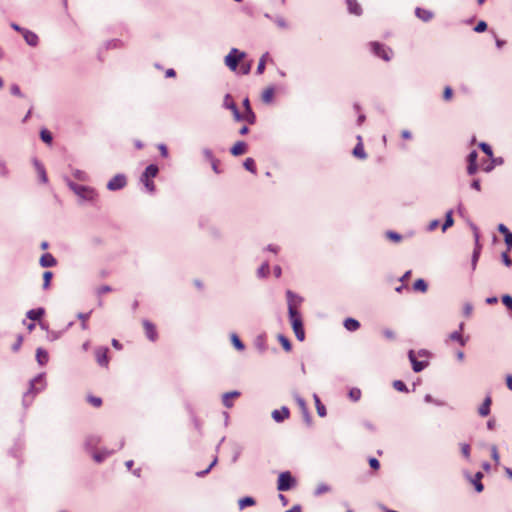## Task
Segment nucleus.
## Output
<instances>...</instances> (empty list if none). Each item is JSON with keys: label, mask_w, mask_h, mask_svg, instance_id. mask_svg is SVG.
<instances>
[{"label": "nucleus", "mask_w": 512, "mask_h": 512, "mask_svg": "<svg viewBox=\"0 0 512 512\" xmlns=\"http://www.w3.org/2000/svg\"><path fill=\"white\" fill-rule=\"evenodd\" d=\"M286 297L288 302V314L291 321V325L293 331L295 333L296 338L299 341H303L305 339V332L303 328V323L301 319L300 313L293 307V297L294 293L291 290L286 291Z\"/></svg>", "instance_id": "f257e3e1"}, {"label": "nucleus", "mask_w": 512, "mask_h": 512, "mask_svg": "<svg viewBox=\"0 0 512 512\" xmlns=\"http://www.w3.org/2000/svg\"><path fill=\"white\" fill-rule=\"evenodd\" d=\"M46 387L45 374L40 373L29 382V389L23 395V405L28 407L33 402L35 396Z\"/></svg>", "instance_id": "f03ea898"}, {"label": "nucleus", "mask_w": 512, "mask_h": 512, "mask_svg": "<svg viewBox=\"0 0 512 512\" xmlns=\"http://www.w3.org/2000/svg\"><path fill=\"white\" fill-rule=\"evenodd\" d=\"M67 186L82 200L88 202H95L98 198V194L92 187L79 185L74 183L69 178L64 179Z\"/></svg>", "instance_id": "7ed1b4c3"}, {"label": "nucleus", "mask_w": 512, "mask_h": 512, "mask_svg": "<svg viewBox=\"0 0 512 512\" xmlns=\"http://www.w3.org/2000/svg\"><path fill=\"white\" fill-rule=\"evenodd\" d=\"M246 56V53L245 52H242L240 50H238L237 48H232L230 50V52L228 53V55H226L225 57V64L226 66L232 70V71H236L237 67H238V63L244 59Z\"/></svg>", "instance_id": "20e7f679"}, {"label": "nucleus", "mask_w": 512, "mask_h": 512, "mask_svg": "<svg viewBox=\"0 0 512 512\" xmlns=\"http://www.w3.org/2000/svg\"><path fill=\"white\" fill-rule=\"evenodd\" d=\"M296 484L295 479L292 477L289 471L280 473L277 482V489L279 491H288L293 488Z\"/></svg>", "instance_id": "39448f33"}, {"label": "nucleus", "mask_w": 512, "mask_h": 512, "mask_svg": "<svg viewBox=\"0 0 512 512\" xmlns=\"http://www.w3.org/2000/svg\"><path fill=\"white\" fill-rule=\"evenodd\" d=\"M370 47L372 52L385 61H389L391 59L392 51L389 48H386L384 45L378 42L370 43Z\"/></svg>", "instance_id": "423d86ee"}, {"label": "nucleus", "mask_w": 512, "mask_h": 512, "mask_svg": "<svg viewBox=\"0 0 512 512\" xmlns=\"http://www.w3.org/2000/svg\"><path fill=\"white\" fill-rule=\"evenodd\" d=\"M126 184V176L124 174H117L111 180H109L107 183V189L110 191H117L124 188Z\"/></svg>", "instance_id": "0eeeda50"}, {"label": "nucleus", "mask_w": 512, "mask_h": 512, "mask_svg": "<svg viewBox=\"0 0 512 512\" xmlns=\"http://www.w3.org/2000/svg\"><path fill=\"white\" fill-rule=\"evenodd\" d=\"M108 348L107 347H99L95 350L96 361L100 366L107 367L108 366Z\"/></svg>", "instance_id": "6e6552de"}, {"label": "nucleus", "mask_w": 512, "mask_h": 512, "mask_svg": "<svg viewBox=\"0 0 512 512\" xmlns=\"http://www.w3.org/2000/svg\"><path fill=\"white\" fill-rule=\"evenodd\" d=\"M22 36L29 46L36 47L38 45L39 38L37 34L33 31L26 29L25 31H23Z\"/></svg>", "instance_id": "1a4fd4ad"}, {"label": "nucleus", "mask_w": 512, "mask_h": 512, "mask_svg": "<svg viewBox=\"0 0 512 512\" xmlns=\"http://www.w3.org/2000/svg\"><path fill=\"white\" fill-rule=\"evenodd\" d=\"M143 327L145 329V333L147 338L150 341H155L157 339V332L155 326L148 320L143 321Z\"/></svg>", "instance_id": "9d476101"}, {"label": "nucleus", "mask_w": 512, "mask_h": 512, "mask_svg": "<svg viewBox=\"0 0 512 512\" xmlns=\"http://www.w3.org/2000/svg\"><path fill=\"white\" fill-rule=\"evenodd\" d=\"M290 415L289 409L283 406L281 409H276L272 412V418L276 422H282L287 419Z\"/></svg>", "instance_id": "9b49d317"}, {"label": "nucleus", "mask_w": 512, "mask_h": 512, "mask_svg": "<svg viewBox=\"0 0 512 512\" xmlns=\"http://www.w3.org/2000/svg\"><path fill=\"white\" fill-rule=\"evenodd\" d=\"M358 143L353 149V155L359 159H366L367 154L364 151V147L362 144V137L360 135L357 136Z\"/></svg>", "instance_id": "f8f14e48"}, {"label": "nucleus", "mask_w": 512, "mask_h": 512, "mask_svg": "<svg viewBox=\"0 0 512 512\" xmlns=\"http://www.w3.org/2000/svg\"><path fill=\"white\" fill-rule=\"evenodd\" d=\"M39 262L42 267H53L57 264L55 257L50 253L43 254Z\"/></svg>", "instance_id": "ddd939ff"}, {"label": "nucleus", "mask_w": 512, "mask_h": 512, "mask_svg": "<svg viewBox=\"0 0 512 512\" xmlns=\"http://www.w3.org/2000/svg\"><path fill=\"white\" fill-rule=\"evenodd\" d=\"M473 228H474V237H475V242H476V247H475V249L473 251V255H472V267L474 269L476 266V263L478 261L479 255H480V245H479V234L477 232V228L476 227H473Z\"/></svg>", "instance_id": "4468645a"}, {"label": "nucleus", "mask_w": 512, "mask_h": 512, "mask_svg": "<svg viewBox=\"0 0 512 512\" xmlns=\"http://www.w3.org/2000/svg\"><path fill=\"white\" fill-rule=\"evenodd\" d=\"M483 478V473L482 472H477L474 477H469V480L470 482L474 485L475 487V490L480 493L483 491L484 489V486L483 484L481 483V479Z\"/></svg>", "instance_id": "2eb2a0df"}, {"label": "nucleus", "mask_w": 512, "mask_h": 512, "mask_svg": "<svg viewBox=\"0 0 512 512\" xmlns=\"http://www.w3.org/2000/svg\"><path fill=\"white\" fill-rule=\"evenodd\" d=\"M346 3L349 13L357 16L362 14V8L356 0H346Z\"/></svg>", "instance_id": "dca6fc26"}, {"label": "nucleus", "mask_w": 512, "mask_h": 512, "mask_svg": "<svg viewBox=\"0 0 512 512\" xmlns=\"http://www.w3.org/2000/svg\"><path fill=\"white\" fill-rule=\"evenodd\" d=\"M240 395V392L238 391H231L223 394L222 402L223 405L227 408H231L233 406L232 398L238 397Z\"/></svg>", "instance_id": "f3484780"}, {"label": "nucleus", "mask_w": 512, "mask_h": 512, "mask_svg": "<svg viewBox=\"0 0 512 512\" xmlns=\"http://www.w3.org/2000/svg\"><path fill=\"white\" fill-rule=\"evenodd\" d=\"M416 16L424 22H428L432 19L433 13L429 10L423 8H416L415 10Z\"/></svg>", "instance_id": "a211bd4d"}, {"label": "nucleus", "mask_w": 512, "mask_h": 512, "mask_svg": "<svg viewBox=\"0 0 512 512\" xmlns=\"http://www.w3.org/2000/svg\"><path fill=\"white\" fill-rule=\"evenodd\" d=\"M247 145L243 141L236 142L231 148L230 152L234 156L242 155L246 151Z\"/></svg>", "instance_id": "6ab92c4d"}, {"label": "nucleus", "mask_w": 512, "mask_h": 512, "mask_svg": "<svg viewBox=\"0 0 512 512\" xmlns=\"http://www.w3.org/2000/svg\"><path fill=\"white\" fill-rule=\"evenodd\" d=\"M343 325L350 332H354V331L358 330L360 327L359 321L354 318H346L344 320Z\"/></svg>", "instance_id": "aec40b11"}, {"label": "nucleus", "mask_w": 512, "mask_h": 512, "mask_svg": "<svg viewBox=\"0 0 512 512\" xmlns=\"http://www.w3.org/2000/svg\"><path fill=\"white\" fill-rule=\"evenodd\" d=\"M49 356L46 350L38 348L36 350V360L39 365L43 366L48 362Z\"/></svg>", "instance_id": "412c9836"}, {"label": "nucleus", "mask_w": 512, "mask_h": 512, "mask_svg": "<svg viewBox=\"0 0 512 512\" xmlns=\"http://www.w3.org/2000/svg\"><path fill=\"white\" fill-rule=\"evenodd\" d=\"M490 406H491V398L490 397H486L484 402L479 407V410H478L479 414L482 417H485V416L489 415V413H490Z\"/></svg>", "instance_id": "4be33fe9"}, {"label": "nucleus", "mask_w": 512, "mask_h": 512, "mask_svg": "<svg viewBox=\"0 0 512 512\" xmlns=\"http://www.w3.org/2000/svg\"><path fill=\"white\" fill-rule=\"evenodd\" d=\"M45 313V310L43 308H37V309H31L27 312L26 316L30 320H39Z\"/></svg>", "instance_id": "5701e85b"}, {"label": "nucleus", "mask_w": 512, "mask_h": 512, "mask_svg": "<svg viewBox=\"0 0 512 512\" xmlns=\"http://www.w3.org/2000/svg\"><path fill=\"white\" fill-rule=\"evenodd\" d=\"M158 172V167L155 164H150L146 167L142 175L145 176V178H154L157 176Z\"/></svg>", "instance_id": "b1692460"}, {"label": "nucleus", "mask_w": 512, "mask_h": 512, "mask_svg": "<svg viewBox=\"0 0 512 512\" xmlns=\"http://www.w3.org/2000/svg\"><path fill=\"white\" fill-rule=\"evenodd\" d=\"M274 96V87L270 86L264 89L262 93V101L264 103H270Z\"/></svg>", "instance_id": "393cba45"}, {"label": "nucleus", "mask_w": 512, "mask_h": 512, "mask_svg": "<svg viewBox=\"0 0 512 512\" xmlns=\"http://www.w3.org/2000/svg\"><path fill=\"white\" fill-rule=\"evenodd\" d=\"M112 453H113V451H108V450H102L100 452H94L93 453V459L96 462L100 463L103 460H105L108 456H110Z\"/></svg>", "instance_id": "a878e982"}, {"label": "nucleus", "mask_w": 512, "mask_h": 512, "mask_svg": "<svg viewBox=\"0 0 512 512\" xmlns=\"http://www.w3.org/2000/svg\"><path fill=\"white\" fill-rule=\"evenodd\" d=\"M34 164H35V167L37 169V172H38V175L40 177V180L43 183H46L48 181V179H47V175H46V171H45L44 166L41 163H39L37 160L34 161Z\"/></svg>", "instance_id": "bb28decb"}, {"label": "nucleus", "mask_w": 512, "mask_h": 512, "mask_svg": "<svg viewBox=\"0 0 512 512\" xmlns=\"http://www.w3.org/2000/svg\"><path fill=\"white\" fill-rule=\"evenodd\" d=\"M313 398L315 400V405H316V409H317L318 415L320 417H324L326 415V408H325V406L321 403L320 398L318 397L317 394H314Z\"/></svg>", "instance_id": "cd10ccee"}, {"label": "nucleus", "mask_w": 512, "mask_h": 512, "mask_svg": "<svg viewBox=\"0 0 512 512\" xmlns=\"http://www.w3.org/2000/svg\"><path fill=\"white\" fill-rule=\"evenodd\" d=\"M140 181L145 186L148 192L153 193L155 191V185L154 182L152 181V178H145V176L141 175Z\"/></svg>", "instance_id": "c85d7f7f"}, {"label": "nucleus", "mask_w": 512, "mask_h": 512, "mask_svg": "<svg viewBox=\"0 0 512 512\" xmlns=\"http://www.w3.org/2000/svg\"><path fill=\"white\" fill-rule=\"evenodd\" d=\"M238 505H239L240 510H242V509H244L245 507L255 505V499H254V498H252V497H250V496H247V497L241 498V499L238 501Z\"/></svg>", "instance_id": "c756f323"}, {"label": "nucleus", "mask_w": 512, "mask_h": 512, "mask_svg": "<svg viewBox=\"0 0 512 512\" xmlns=\"http://www.w3.org/2000/svg\"><path fill=\"white\" fill-rule=\"evenodd\" d=\"M243 121H246L249 124H254L256 121V115L252 109L244 110L243 112Z\"/></svg>", "instance_id": "7c9ffc66"}, {"label": "nucleus", "mask_w": 512, "mask_h": 512, "mask_svg": "<svg viewBox=\"0 0 512 512\" xmlns=\"http://www.w3.org/2000/svg\"><path fill=\"white\" fill-rule=\"evenodd\" d=\"M453 211L449 210L446 212L445 215V221L442 225V230L446 231L449 227H451L454 223L453 217H452Z\"/></svg>", "instance_id": "2f4dec72"}, {"label": "nucleus", "mask_w": 512, "mask_h": 512, "mask_svg": "<svg viewBox=\"0 0 512 512\" xmlns=\"http://www.w3.org/2000/svg\"><path fill=\"white\" fill-rule=\"evenodd\" d=\"M413 289L415 291H420L425 293L428 289L427 283L423 279H418L413 284Z\"/></svg>", "instance_id": "473e14b6"}, {"label": "nucleus", "mask_w": 512, "mask_h": 512, "mask_svg": "<svg viewBox=\"0 0 512 512\" xmlns=\"http://www.w3.org/2000/svg\"><path fill=\"white\" fill-rule=\"evenodd\" d=\"M231 342L233 344V346L239 350V351H243L245 349V346L243 344V342L240 340V338L238 337L237 334L235 333H232L231 334Z\"/></svg>", "instance_id": "72a5a7b5"}, {"label": "nucleus", "mask_w": 512, "mask_h": 512, "mask_svg": "<svg viewBox=\"0 0 512 512\" xmlns=\"http://www.w3.org/2000/svg\"><path fill=\"white\" fill-rule=\"evenodd\" d=\"M223 105L226 109H229L231 112L238 108L229 94L225 95Z\"/></svg>", "instance_id": "f704fd0d"}, {"label": "nucleus", "mask_w": 512, "mask_h": 512, "mask_svg": "<svg viewBox=\"0 0 512 512\" xmlns=\"http://www.w3.org/2000/svg\"><path fill=\"white\" fill-rule=\"evenodd\" d=\"M91 313H92V311H89L88 313L80 312L77 314V318L81 320V328L83 330L88 329L87 320L89 319Z\"/></svg>", "instance_id": "c9c22d12"}, {"label": "nucleus", "mask_w": 512, "mask_h": 512, "mask_svg": "<svg viewBox=\"0 0 512 512\" xmlns=\"http://www.w3.org/2000/svg\"><path fill=\"white\" fill-rule=\"evenodd\" d=\"M268 57H269V53L268 52L264 53L261 56V58L259 60V63H258V66H257V69H256L257 74H262L264 72L266 60H267Z\"/></svg>", "instance_id": "e433bc0d"}, {"label": "nucleus", "mask_w": 512, "mask_h": 512, "mask_svg": "<svg viewBox=\"0 0 512 512\" xmlns=\"http://www.w3.org/2000/svg\"><path fill=\"white\" fill-rule=\"evenodd\" d=\"M449 338L453 341H457L461 346H464L466 344V341L461 335L460 331H454L449 335Z\"/></svg>", "instance_id": "4c0bfd02"}, {"label": "nucleus", "mask_w": 512, "mask_h": 512, "mask_svg": "<svg viewBox=\"0 0 512 512\" xmlns=\"http://www.w3.org/2000/svg\"><path fill=\"white\" fill-rule=\"evenodd\" d=\"M72 173H73V176L75 177V179L82 181V182L88 181V175L86 172L79 170V169H74Z\"/></svg>", "instance_id": "58836bf2"}, {"label": "nucleus", "mask_w": 512, "mask_h": 512, "mask_svg": "<svg viewBox=\"0 0 512 512\" xmlns=\"http://www.w3.org/2000/svg\"><path fill=\"white\" fill-rule=\"evenodd\" d=\"M278 340L281 343V345L283 346L285 351L289 352L291 350V348H292L291 343L287 337L280 334V335H278Z\"/></svg>", "instance_id": "ea45409f"}, {"label": "nucleus", "mask_w": 512, "mask_h": 512, "mask_svg": "<svg viewBox=\"0 0 512 512\" xmlns=\"http://www.w3.org/2000/svg\"><path fill=\"white\" fill-rule=\"evenodd\" d=\"M243 166L246 170H248L252 173L256 172L255 162L252 158H246L243 163Z\"/></svg>", "instance_id": "a19ab883"}, {"label": "nucleus", "mask_w": 512, "mask_h": 512, "mask_svg": "<svg viewBox=\"0 0 512 512\" xmlns=\"http://www.w3.org/2000/svg\"><path fill=\"white\" fill-rule=\"evenodd\" d=\"M393 387H394V389H396L399 392H405V393L408 392V388H407L406 384L401 380L393 381Z\"/></svg>", "instance_id": "79ce46f5"}, {"label": "nucleus", "mask_w": 512, "mask_h": 512, "mask_svg": "<svg viewBox=\"0 0 512 512\" xmlns=\"http://www.w3.org/2000/svg\"><path fill=\"white\" fill-rule=\"evenodd\" d=\"M427 366H428L427 361H417L412 366V369L414 372L418 373V372H421L422 370H424Z\"/></svg>", "instance_id": "37998d69"}, {"label": "nucleus", "mask_w": 512, "mask_h": 512, "mask_svg": "<svg viewBox=\"0 0 512 512\" xmlns=\"http://www.w3.org/2000/svg\"><path fill=\"white\" fill-rule=\"evenodd\" d=\"M40 137L43 142L48 143V144H50L53 139L52 134L46 129L41 130Z\"/></svg>", "instance_id": "c03bdc74"}, {"label": "nucleus", "mask_w": 512, "mask_h": 512, "mask_svg": "<svg viewBox=\"0 0 512 512\" xmlns=\"http://www.w3.org/2000/svg\"><path fill=\"white\" fill-rule=\"evenodd\" d=\"M100 439L99 437L97 436H89L87 439H86V446L88 448H94L98 445Z\"/></svg>", "instance_id": "a18cd8bd"}, {"label": "nucleus", "mask_w": 512, "mask_h": 512, "mask_svg": "<svg viewBox=\"0 0 512 512\" xmlns=\"http://www.w3.org/2000/svg\"><path fill=\"white\" fill-rule=\"evenodd\" d=\"M258 276L259 277H266L269 273V264L267 262L263 263L259 268H258Z\"/></svg>", "instance_id": "49530a36"}, {"label": "nucleus", "mask_w": 512, "mask_h": 512, "mask_svg": "<svg viewBox=\"0 0 512 512\" xmlns=\"http://www.w3.org/2000/svg\"><path fill=\"white\" fill-rule=\"evenodd\" d=\"M349 397L352 401H358L361 398V390L358 388H352L349 391Z\"/></svg>", "instance_id": "de8ad7c7"}, {"label": "nucleus", "mask_w": 512, "mask_h": 512, "mask_svg": "<svg viewBox=\"0 0 512 512\" xmlns=\"http://www.w3.org/2000/svg\"><path fill=\"white\" fill-rule=\"evenodd\" d=\"M52 272L51 271H45L43 274V288L47 289L50 285V281L52 279Z\"/></svg>", "instance_id": "09e8293b"}, {"label": "nucleus", "mask_w": 512, "mask_h": 512, "mask_svg": "<svg viewBox=\"0 0 512 512\" xmlns=\"http://www.w3.org/2000/svg\"><path fill=\"white\" fill-rule=\"evenodd\" d=\"M479 148L489 157H492L493 156V151H492V148L489 144L485 143V142H481L479 144Z\"/></svg>", "instance_id": "8fccbe9b"}, {"label": "nucleus", "mask_w": 512, "mask_h": 512, "mask_svg": "<svg viewBox=\"0 0 512 512\" xmlns=\"http://www.w3.org/2000/svg\"><path fill=\"white\" fill-rule=\"evenodd\" d=\"M330 490V487L324 483L322 484H319L315 490V495L316 496H319V495H322L323 493H326Z\"/></svg>", "instance_id": "3c124183"}, {"label": "nucleus", "mask_w": 512, "mask_h": 512, "mask_svg": "<svg viewBox=\"0 0 512 512\" xmlns=\"http://www.w3.org/2000/svg\"><path fill=\"white\" fill-rule=\"evenodd\" d=\"M462 455L469 460L470 459V445L467 443L460 444Z\"/></svg>", "instance_id": "603ef678"}, {"label": "nucleus", "mask_w": 512, "mask_h": 512, "mask_svg": "<svg viewBox=\"0 0 512 512\" xmlns=\"http://www.w3.org/2000/svg\"><path fill=\"white\" fill-rule=\"evenodd\" d=\"M490 450H491L492 459L495 461L496 465H498L500 463V457H499L497 446L492 445Z\"/></svg>", "instance_id": "864d4df0"}, {"label": "nucleus", "mask_w": 512, "mask_h": 512, "mask_svg": "<svg viewBox=\"0 0 512 512\" xmlns=\"http://www.w3.org/2000/svg\"><path fill=\"white\" fill-rule=\"evenodd\" d=\"M387 238H389L392 241L399 242L402 239V236L394 231H388L386 233Z\"/></svg>", "instance_id": "5fc2aeb1"}, {"label": "nucleus", "mask_w": 512, "mask_h": 512, "mask_svg": "<svg viewBox=\"0 0 512 512\" xmlns=\"http://www.w3.org/2000/svg\"><path fill=\"white\" fill-rule=\"evenodd\" d=\"M216 463H217V458H215V459L212 461V463L208 466V468H207V469H205V470H203V471H199V472H197V473H196V476H197V477H203V476H205L206 474H208V473H209V471L212 469V467L216 465Z\"/></svg>", "instance_id": "6e6d98bb"}, {"label": "nucleus", "mask_w": 512, "mask_h": 512, "mask_svg": "<svg viewBox=\"0 0 512 512\" xmlns=\"http://www.w3.org/2000/svg\"><path fill=\"white\" fill-rule=\"evenodd\" d=\"M487 29V24L485 21H479L477 25L474 27V31L477 33H482Z\"/></svg>", "instance_id": "4d7b16f0"}, {"label": "nucleus", "mask_w": 512, "mask_h": 512, "mask_svg": "<svg viewBox=\"0 0 512 512\" xmlns=\"http://www.w3.org/2000/svg\"><path fill=\"white\" fill-rule=\"evenodd\" d=\"M10 91H11V94H13L15 96L23 97L20 87L17 84H12L10 87Z\"/></svg>", "instance_id": "13d9d810"}, {"label": "nucleus", "mask_w": 512, "mask_h": 512, "mask_svg": "<svg viewBox=\"0 0 512 512\" xmlns=\"http://www.w3.org/2000/svg\"><path fill=\"white\" fill-rule=\"evenodd\" d=\"M473 311V306L470 303H465L463 306V314L466 317H470Z\"/></svg>", "instance_id": "bf43d9fd"}, {"label": "nucleus", "mask_w": 512, "mask_h": 512, "mask_svg": "<svg viewBox=\"0 0 512 512\" xmlns=\"http://www.w3.org/2000/svg\"><path fill=\"white\" fill-rule=\"evenodd\" d=\"M502 302L508 309L512 310V297L510 295H504Z\"/></svg>", "instance_id": "052dcab7"}, {"label": "nucleus", "mask_w": 512, "mask_h": 512, "mask_svg": "<svg viewBox=\"0 0 512 512\" xmlns=\"http://www.w3.org/2000/svg\"><path fill=\"white\" fill-rule=\"evenodd\" d=\"M202 153H203L204 157H205L209 162H211L212 160L216 159V158L214 157V155H213V152H212L210 149H208V148H204V149L202 150Z\"/></svg>", "instance_id": "680f3d73"}, {"label": "nucleus", "mask_w": 512, "mask_h": 512, "mask_svg": "<svg viewBox=\"0 0 512 512\" xmlns=\"http://www.w3.org/2000/svg\"><path fill=\"white\" fill-rule=\"evenodd\" d=\"M477 157H478L477 151H475V150L471 151L467 158L468 163L477 164Z\"/></svg>", "instance_id": "e2e57ef3"}, {"label": "nucleus", "mask_w": 512, "mask_h": 512, "mask_svg": "<svg viewBox=\"0 0 512 512\" xmlns=\"http://www.w3.org/2000/svg\"><path fill=\"white\" fill-rule=\"evenodd\" d=\"M452 95H453L452 88L450 86L445 87L444 92H443V98L446 101H448L452 98Z\"/></svg>", "instance_id": "0e129e2a"}, {"label": "nucleus", "mask_w": 512, "mask_h": 512, "mask_svg": "<svg viewBox=\"0 0 512 512\" xmlns=\"http://www.w3.org/2000/svg\"><path fill=\"white\" fill-rule=\"evenodd\" d=\"M88 401L95 407H99L102 404V400L99 397L89 396Z\"/></svg>", "instance_id": "69168bd1"}, {"label": "nucleus", "mask_w": 512, "mask_h": 512, "mask_svg": "<svg viewBox=\"0 0 512 512\" xmlns=\"http://www.w3.org/2000/svg\"><path fill=\"white\" fill-rule=\"evenodd\" d=\"M478 170V166L477 164H473V163H468V166H467V173L469 175H474Z\"/></svg>", "instance_id": "338daca9"}, {"label": "nucleus", "mask_w": 512, "mask_h": 512, "mask_svg": "<svg viewBox=\"0 0 512 512\" xmlns=\"http://www.w3.org/2000/svg\"><path fill=\"white\" fill-rule=\"evenodd\" d=\"M22 341H23V337H22L21 335H19V336L17 337V341H16V342L13 344V346H12V350H13L14 352H16V351H18V350L20 349V347H21V345H22Z\"/></svg>", "instance_id": "774afa93"}]
</instances>
